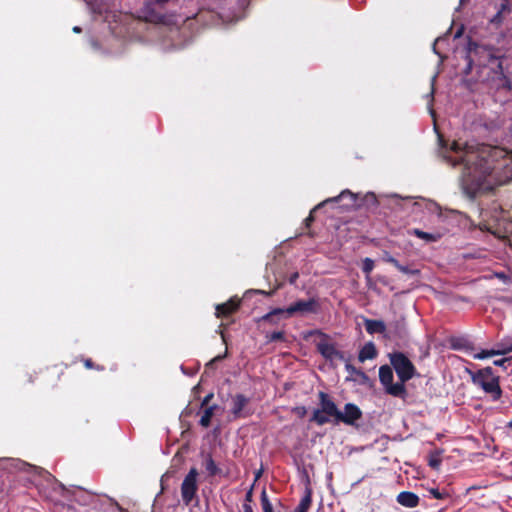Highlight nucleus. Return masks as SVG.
<instances>
[{"label": "nucleus", "instance_id": "f257e3e1", "mask_svg": "<svg viewBox=\"0 0 512 512\" xmlns=\"http://www.w3.org/2000/svg\"><path fill=\"white\" fill-rule=\"evenodd\" d=\"M451 151L456 154L457 162L464 163L462 181L472 193L492 191L496 186L506 184L512 179L511 170H505L509 158L493 164L494 160L504 155V151L499 148L484 147L478 153L465 142L454 141Z\"/></svg>", "mask_w": 512, "mask_h": 512}, {"label": "nucleus", "instance_id": "f03ea898", "mask_svg": "<svg viewBox=\"0 0 512 512\" xmlns=\"http://www.w3.org/2000/svg\"><path fill=\"white\" fill-rule=\"evenodd\" d=\"M474 384L480 386L487 394H490L493 400H497L501 395V389L498 379L492 374V369L487 367L472 377Z\"/></svg>", "mask_w": 512, "mask_h": 512}, {"label": "nucleus", "instance_id": "7ed1b4c3", "mask_svg": "<svg viewBox=\"0 0 512 512\" xmlns=\"http://www.w3.org/2000/svg\"><path fill=\"white\" fill-rule=\"evenodd\" d=\"M390 361L396 370L401 383L404 384V382L412 378L414 374V366L402 353L391 354Z\"/></svg>", "mask_w": 512, "mask_h": 512}, {"label": "nucleus", "instance_id": "20e7f679", "mask_svg": "<svg viewBox=\"0 0 512 512\" xmlns=\"http://www.w3.org/2000/svg\"><path fill=\"white\" fill-rule=\"evenodd\" d=\"M379 378L380 382L383 384V386L386 388V391L393 395V396H401L404 391L405 387L403 383H395L393 384V372L392 369L387 366H381L379 369Z\"/></svg>", "mask_w": 512, "mask_h": 512}, {"label": "nucleus", "instance_id": "39448f33", "mask_svg": "<svg viewBox=\"0 0 512 512\" xmlns=\"http://www.w3.org/2000/svg\"><path fill=\"white\" fill-rule=\"evenodd\" d=\"M197 476V470L192 468L181 485L182 499L186 504H189L192 501L197 491Z\"/></svg>", "mask_w": 512, "mask_h": 512}, {"label": "nucleus", "instance_id": "423d86ee", "mask_svg": "<svg viewBox=\"0 0 512 512\" xmlns=\"http://www.w3.org/2000/svg\"><path fill=\"white\" fill-rule=\"evenodd\" d=\"M314 309L313 301H298L297 303L289 306L287 309H276L273 312L267 314L264 318L269 319L273 314H286V316H292L294 314H305L312 312Z\"/></svg>", "mask_w": 512, "mask_h": 512}, {"label": "nucleus", "instance_id": "0eeeda50", "mask_svg": "<svg viewBox=\"0 0 512 512\" xmlns=\"http://www.w3.org/2000/svg\"><path fill=\"white\" fill-rule=\"evenodd\" d=\"M361 417L360 409L353 404H346L344 412L339 411L338 420L346 424H353Z\"/></svg>", "mask_w": 512, "mask_h": 512}, {"label": "nucleus", "instance_id": "6e6552de", "mask_svg": "<svg viewBox=\"0 0 512 512\" xmlns=\"http://www.w3.org/2000/svg\"><path fill=\"white\" fill-rule=\"evenodd\" d=\"M320 398L321 411H323V413L326 414L328 417H333L336 420H338L339 411L336 405L330 399H328L324 393H320Z\"/></svg>", "mask_w": 512, "mask_h": 512}, {"label": "nucleus", "instance_id": "1a4fd4ad", "mask_svg": "<svg viewBox=\"0 0 512 512\" xmlns=\"http://www.w3.org/2000/svg\"><path fill=\"white\" fill-rule=\"evenodd\" d=\"M222 408L218 405L205 406L203 407L202 416L200 419V424L203 427H208L210 425L212 417L220 414L222 412Z\"/></svg>", "mask_w": 512, "mask_h": 512}, {"label": "nucleus", "instance_id": "9d476101", "mask_svg": "<svg viewBox=\"0 0 512 512\" xmlns=\"http://www.w3.org/2000/svg\"><path fill=\"white\" fill-rule=\"evenodd\" d=\"M512 351V346L502 347L499 345L498 349L482 350L473 355L475 359H486L496 355L505 354Z\"/></svg>", "mask_w": 512, "mask_h": 512}, {"label": "nucleus", "instance_id": "9b49d317", "mask_svg": "<svg viewBox=\"0 0 512 512\" xmlns=\"http://www.w3.org/2000/svg\"><path fill=\"white\" fill-rule=\"evenodd\" d=\"M248 403V399L242 395H236L232 399V414L235 418L241 417L244 408Z\"/></svg>", "mask_w": 512, "mask_h": 512}, {"label": "nucleus", "instance_id": "f8f14e48", "mask_svg": "<svg viewBox=\"0 0 512 512\" xmlns=\"http://www.w3.org/2000/svg\"><path fill=\"white\" fill-rule=\"evenodd\" d=\"M365 328L368 333L374 334V333H386V325L381 320H371L366 319L365 320Z\"/></svg>", "mask_w": 512, "mask_h": 512}, {"label": "nucleus", "instance_id": "ddd939ff", "mask_svg": "<svg viewBox=\"0 0 512 512\" xmlns=\"http://www.w3.org/2000/svg\"><path fill=\"white\" fill-rule=\"evenodd\" d=\"M397 501H398V503H400L403 506L412 508V507L417 506L419 498L414 493L401 492L397 496Z\"/></svg>", "mask_w": 512, "mask_h": 512}, {"label": "nucleus", "instance_id": "4468645a", "mask_svg": "<svg viewBox=\"0 0 512 512\" xmlns=\"http://www.w3.org/2000/svg\"><path fill=\"white\" fill-rule=\"evenodd\" d=\"M377 355L376 347L373 343L369 342L364 345V347L360 350L359 353V361L364 362L368 359H373Z\"/></svg>", "mask_w": 512, "mask_h": 512}, {"label": "nucleus", "instance_id": "2eb2a0df", "mask_svg": "<svg viewBox=\"0 0 512 512\" xmlns=\"http://www.w3.org/2000/svg\"><path fill=\"white\" fill-rule=\"evenodd\" d=\"M238 307V302H234L233 300H230L227 303L220 304L216 307V316H226L230 313L234 312Z\"/></svg>", "mask_w": 512, "mask_h": 512}, {"label": "nucleus", "instance_id": "dca6fc26", "mask_svg": "<svg viewBox=\"0 0 512 512\" xmlns=\"http://www.w3.org/2000/svg\"><path fill=\"white\" fill-rule=\"evenodd\" d=\"M318 349L324 357L329 359H334L336 356L339 355L335 348L328 343H320L318 345Z\"/></svg>", "mask_w": 512, "mask_h": 512}, {"label": "nucleus", "instance_id": "f3484780", "mask_svg": "<svg viewBox=\"0 0 512 512\" xmlns=\"http://www.w3.org/2000/svg\"><path fill=\"white\" fill-rule=\"evenodd\" d=\"M312 420L319 425H323L324 423H327L330 420V417L324 414L323 411H321V409H318L314 411Z\"/></svg>", "mask_w": 512, "mask_h": 512}, {"label": "nucleus", "instance_id": "a211bd4d", "mask_svg": "<svg viewBox=\"0 0 512 512\" xmlns=\"http://www.w3.org/2000/svg\"><path fill=\"white\" fill-rule=\"evenodd\" d=\"M413 233H414L417 237H419V238H421V239H423V240H425V241H427V242H433V241H435V240H436V236H435V235L430 234V233H426V232H423V231H420V230H418V229H415V230L413 231Z\"/></svg>", "mask_w": 512, "mask_h": 512}, {"label": "nucleus", "instance_id": "6ab92c4d", "mask_svg": "<svg viewBox=\"0 0 512 512\" xmlns=\"http://www.w3.org/2000/svg\"><path fill=\"white\" fill-rule=\"evenodd\" d=\"M440 464H441V457H440V454L438 452L436 453H432L430 456H429V465L434 468V469H438L440 467Z\"/></svg>", "mask_w": 512, "mask_h": 512}, {"label": "nucleus", "instance_id": "aec40b11", "mask_svg": "<svg viewBox=\"0 0 512 512\" xmlns=\"http://www.w3.org/2000/svg\"><path fill=\"white\" fill-rule=\"evenodd\" d=\"M363 271L369 274L374 268V262L370 258H365L363 261Z\"/></svg>", "mask_w": 512, "mask_h": 512}, {"label": "nucleus", "instance_id": "412c9836", "mask_svg": "<svg viewBox=\"0 0 512 512\" xmlns=\"http://www.w3.org/2000/svg\"><path fill=\"white\" fill-rule=\"evenodd\" d=\"M385 260H386L387 262H389V263L393 264V265H394L398 270H400L401 272H405V273L407 272V269H406L404 266L400 265V264H399V262H398L396 259H394L393 257H391V256H387V257L385 258Z\"/></svg>", "mask_w": 512, "mask_h": 512}, {"label": "nucleus", "instance_id": "4be33fe9", "mask_svg": "<svg viewBox=\"0 0 512 512\" xmlns=\"http://www.w3.org/2000/svg\"><path fill=\"white\" fill-rule=\"evenodd\" d=\"M283 336H284L283 332L278 331V332H274V333H272V334L269 336V339H270L271 341L281 340V339H283Z\"/></svg>", "mask_w": 512, "mask_h": 512}, {"label": "nucleus", "instance_id": "5701e85b", "mask_svg": "<svg viewBox=\"0 0 512 512\" xmlns=\"http://www.w3.org/2000/svg\"><path fill=\"white\" fill-rule=\"evenodd\" d=\"M494 364H495L496 366H501V367L506 368V365H507V364H509V360H508V359L495 360V361H494Z\"/></svg>", "mask_w": 512, "mask_h": 512}, {"label": "nucleus", "instance_id": "b1692460", "mask_svg": "<svg viewBox=\"0 0 512 512\" xmlns=\"http://www.w3.org/2000/svg\"><path fill=\"white\" fill-rule=\"evenodd\" d=\"M206 468H207V470H209L212 474L215 472L216 467H215L214 462H213L211 459H209V460L207 461V463H206Z\"/></svg>", "mask_w": 512, "mask_h": 512}, {"label": "nucleus", "instance_id": "393cba45", "mask_svg": "<svg viewBox=\"0 0 512 512\" xmlns=\"http://www.w3.org/2000/svg\"><path fill=\"white\" fill-rule=\"evenodd\" d=\"M212 398H213V394L212 393L208 394L207 396H205V398L202 401V407L207 406Z\"/></svg>", "mask_w": 512, "mask_h": 512}, {"label": "nucleus", "instance_id": "a878e982", "mask_svg": "<svg viewBox=\"0 0 512 512\" xmlns=\"http://www.w3.org/2000/svg\"><path fill=\"white\" fill-rule=\"evenodd\" d=\"M431 494L436 498V499H441L442 498V495L441 493L438 491V490H435V489H431L430 490Z\"/></svg>", "mask_w": 512, "mask_h": 512}, {"label": "nucleus", "instance_id": "bb28decb", "mask_svg": "<svg viewBox=\"0 0 512 512\" xmlns=\"http://www.w3.org/2000/svg\"><path fill=\"white\" fill-rule=\"evenodd\" d=\"M496 277L501 279V280H503V281H506V279H507L506 275L503 274V273H497Z\"/></svg>", "mask_w": 512, "mask_h": 512}, {"label": "nucleus", "instance_id": "cd10ccee", "mask_svg": "<svg viewBox=\"0 0 512 512\" xmlns=\"http://www.w3.org/2000/svg\"><path fill=\"white\" fill-rule=\"evenodd\" d=\"M297 412L300 416H303L305 413H306V410L305 408H297Z\"/></svg>", "mask_w": 512, "mask_h": 512}, {"label": "nucleus", "instance_id": "c85d7f7f", "mask_svg": "<svg viewBox=\"0 0 512 512\" xmlns=\"http://www.w3.org/2000/svg\"><path fill=\"white\" fill-rule=\"evenodd\" d=\"M243 510L244 512H253L251 506L247 504L243 506Z\"/></svg>", "mask_w": 512, "mask_h": 512}, {"label": "nucleus", "instance_id": "c756f323", "mask_svg": "<svg viewBox=\"0 0 512 512\" xmlns=\"http://www.w3.org/2000/svg\"><path fill=\"white\" fill-rule=\"evenodd\" d=\"M297 277H298V274H297V273L293 274V275L291 276V278H290V283H294V282H295V280L297 279Z\"/></svg>", "mask_w": 512, "mask_h": 512}, {"label": "nucleus", "instance_id": "7c9ffc66", "mask_svg": "<svg viewBox=\"0 0 512 512\" xmlns=\"http://www.w3.org/2000/svg\"><path fill=\"white\" fill-rule=\"evenodd\" d=\"M73 31H74V32H76V33H78V32H80V28H79V27H74V28H73Z\"/></svg>", "mask_w": 512, "mask_h": 512}, {"label": "nucleus", "instance_id": "2f4dec72", "mask_svg": "<svg viewBox=\"0 0 512 512\" xmlns=\"http://www.w3.org/2000/svg\"><path fill=\"white\" fill-rule=\"evenodd\" d=\"M312 220H313V218H312V216H311V215L306 219V221H307L308 223H309V222H311Z\"/></svg>", "mask_w": 512, "mask_h": 512}, {"label": "nucleus", "instance_id": "473e14b6", "mask_svg": "<svg viewBox=\"0 0 512 512\" xmlns=\"http://www.w3.org/2000/svg\"><path fill=\"white\" fill-rule=\"evenodd\" d=\"M220 358H221L220 356H217V357H215L211 362L217 361V360H219Z\"/></svg>", "mask_w": 512, "mask_h": 512}, {"label": "nucleus", "instance_id": "72a5a7b5", "mask_svg": "<svg viewBox=\"0 0 512 512\" xmlns=\"http://www.w3.org/2000/svg\"><path fill=\"white\" fill-rule=\"evenodd\" d=\"M336 199H337V198H330V199L326 200V201H325V203H326V202H328V201H334V200H336Z\"/></svg>", "mask_w": 512, "mask_h": 512}, {"label": "nucleus", "instance_id": "f704fd0d", "mask_svg": "<svg viewBox=\"0 0 512 512\" xmlns=\"http://www.w3.org/2000/svg\"><path fill=\"white\" fill-rule=\"evenodd\" d=\"M166 1H167V0H157V2H159V3H164V2H166Z\"/></svg>", "mask_w": 512, "mask_h": 512}, {"label": "nucleus", "instance_id": "c9c22d12", "mask_svg": "<svg viewBox=\"0 0 512 512\" xmlns=\"http://www.w3.org/2000/svg\"><path fill=\"white\" fill-rule=\"evenodd\" d=\"M86 366H87V367H90V361H87V362H86Z\"/></svg>", "mask_w": 512, "mask_h": 512}, {"label": "nucleus", "instance_id": "e433bc0d", "mask_svg": "<svg viewBox=\"0 0 512 512\" xmlns=\"http://www.w3.org/2000/svg\"><path fill=\"white\" fill-rule=\"evenodd\" d=\"M509 427L512 428V420L509 422Z\"/></svg>", "mask_w": 512, "mask_h": 512}]
</instances>
